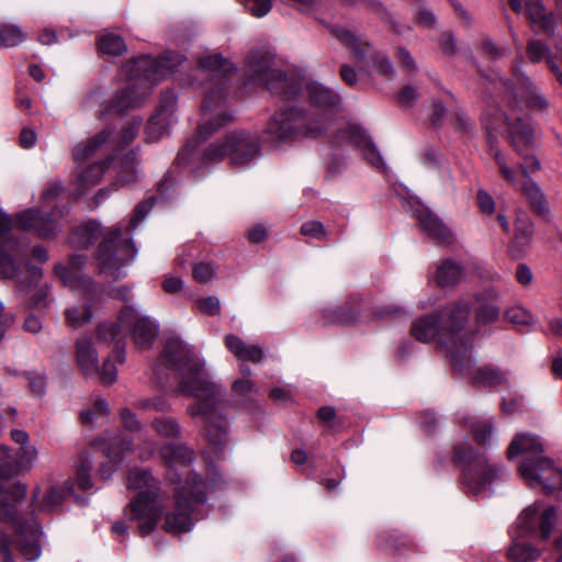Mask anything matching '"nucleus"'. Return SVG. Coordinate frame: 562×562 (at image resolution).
Returning a JSON list of instances; mask_svg holds the SVG:
<instances>
[{
	"label": "nucleus",
	"instance_id": "1",
	"mask_svg": "<svg viewBox=\"0 0 562 562\" xmlns=\"http://www.w3.org/2000/svg\"><path fill=\"white\" fill-rule=\"evenodd\" d=\"M160 360L177 372V392L194 398L187 408L188 414L203 423L209 442L215 450H221L226 442L228 426L223 389L211 380L204 361L176 336L167 338Z\"/></svg>",
	"mask_w": 562,
	"mask_h": 562
},
{
	"label": "nucleus",
	"instance_id": "2",
	"mask_svg": "<svg viewBox=\"0 0 562 562\" xmlns=\"http://www.w3.org/2000/svg\"><path fill=\"white\" fill-rule=\"evenodd\" d=\"M37 451L33 446H23L16 453L0 446V522L11 524L13 538L7 530L0 529V552L2 562H14L12 549L19 550L26 561H35L41 554V530L31 518H16V503L26 494V486L13 482L11 476L29 470L36 459Z\"/></svg>",
	"mask_w": 562,
	"mask_h": 562
},
{
	"label": "nucleus",
	"instance_id": "3",
	"mask_svg": "<svg viewBox=\"0 0 562 562\" xmlns=\"http://www.w3.org/2000/svg\"><path fill=\"white\" fill-rule=\"evenodd\" d=\"M485 79L495 91L505 94L507 102L506 110L493 121L487 122L486 128L490 132L496 131L499 121L506 124L509 140L521 157V161L518 164L519 169H513L522 180L530 179V176L540 169V161L529 153L533 146L535 131L524 113V108L540 112L548 109L549 102L530 78L521 71L520 61L513 67L512 81L502 77H486Z\"/></svg>",
	"mask_w": 562,
	"mask_h": 562
},
{
	"label": "nucleus",
	"instance_id": "4",
	"mask_svg": "<svg viewBox=\"0 0 562 562\" xmlns=\"http://www.w3.org/2000/svg\"><path fill=\"white\" fill-rule=\"evenodd\" d=\"M472 300L462 299L446 305L435 314L416 319L412 335L422 342L436 341L445 349L454 371L463 373L470 367L473 333L468 328Z\"/></svg>",
	"mask_w": 562,
	"mask_h": 562
},
{
	"label": "nucleus",
	"instance_id": "5",
	"mask_svg": "<svg viewBox=\"0 0 562 562\" xmlns=\"http://www.w3.org/2000/svg\"><path fill=\"white\" fill-rule=\"evenodd\" d=\"M272 63L273 54L269 49L252 50L245 60V75L249 81L266 87L282 99L295 98L305 89L311 104L319 110V113H313L315 120H319L326 126L330 115L340 104L339 95L322 83L310 81L297 74H283L274 69Z\"/></svg>",
	"mask_w": 562,
	"mask_h": 562
},
{
	"label": "nucleus",
	"instance_id": "6",
	"mask_svg": "<svg viewBox=\"0 0 562 562\" xmlns=\"http://www.w3.org/2000/svg\"><path fill=\"white\" fill-rule=\"evenodd\" d=\"M235 71V66L220 54L199 58V76L209 80L202 103V122L198 126L195 135L179 151L177 156L179 165H187L192 159L194 150L201 142L206 140L212 133L233 120V114L225 105V90L231 76Z\"/></svg>",
	"mask_w": 562,
	"mask_h": 562
},
{
	"label": "nucleus",
	"instance_id": "7",
	"mask_svg": "<svg viewBox=\"0 0 562 562\" xmlns=\"http://www.w3.org/2000/svg\"><path fill=\"white\" fill-rule=\"evenodd\" d=\"M184 60L179 53H167L156 59L146 55L127 61L122 74L128 82L112 98L106 112L121 114L140 106L153 87L175 72Z\"/></svg>",
	"mask_w": 562,
	"mask_h": 562
},
{
	"label": "nucleus",
	"instance_id": "8",
	"mask_svg": "<svg viewBox=\"0 0 562 562\" xmlns=\"http://www.w3.org/2000/svg\"><path fill=\"white\" fill-rule=\"evenodd\" d=\"M542 453L543 446L538 437L519 434L512 440L507 458L522 456L519 473L527 485L541 486L547 493L562 490V470Z\"/></svg>",
	"mask_w": 562,
	"mask_h": 562
},
{
	"label": "nucleus",
	"instance_id": "9",
	"mask_svg": "<svg viewBox=\"0 0 562 562\" xmlns=\"http://www.w3.org/2000/svg\"><path fill=\"white\" fill-rule=\"evenodd\" d=\"M126 485L130 490L138 491V494L125 509L124 517L137 522L139 533L146 536L155 529L162 515V507L157 499V481L148 470L134 469L127 475Z\"/></svg>",
	"mask_w": 562,
	"mask_h": 562
},
{
	"label": "nucleus",
	"instance_id": "10",
	"mask_svg": "<svg viewBox=\"0 0 562 562\" xmlns=\"http://www.w3.org/2000/svg\"><path fill=\"white\" fill-rule=\"evenodd\" d=\"M325 132V125L299 105H286L276 111L265 130V137L272 144L316 137Z\"/></svg>",
	"mask_w": 562,
	"mask_h": 562
},
{
	"label": "nucleus",
	"instance_id": "11",
	"mask_svg": "<svg viewBox=\"0 0 562 562\" xmlns=\"http://www.w3.org/2000/svg\"><path fill=\"white\" fill-rule=\"evenodd\" d=\"M126 330L138 348H149L157 337V326L147 316H142L133 306L124 307L116 323L102 324L99 326L97 336L100 341H115V349L119 353L120 361H123L121 353L123 352L122 338L125 337Z\"/></svg>",
	"mask_w": 562,
	"mask_h": 562
},
{
	"label": "nucleus",
	"instance_id": "12",
	"mask_svg": "<svg viewBox=\"0 0 562 562\" xmlns=\"http://www.w3.org/2000/svg\"><path fill=\"white\" fill-rule=\"evenodd\" d=\"M454 461L464 465L462 482L475 495L505 474L503 465L493 462L485 453L474 451L467 442L456 446Z\"/></svg>",
	"mask_w": 562,
	"mask_h": 562
},
{
	"label": "nucleus",
	"instance_id": "13",
	"mask_svg": "<svg viewBox=\"0 0 562 562\" xmlns=\"http://www.w3.org/2000/svg\"><path fill=\"white\" fill-rule=\"evenodd\" d=\"M176 508L167 515L165 530L184 532L192 527L191 514L206 502V484L196 473H188L186 484L175 491Z\"/></svg>",
	"mask_w": 562,
	"mask_h": 562
},
{
	"label": "nucleus",
	"instance_id": "14",
	"mask_svg": "<svg viewBox=\"0 0 562 562\" xmlns=\"http://www.w3.org/2000/svg\"><path fill=\"white\" fill-rule=\"evenodd\" d=\"M135 255L133 241L123 238L122 229L110 228L98 250L100 274L112 281L125 277L124 267L134 259Z\"/></svg>",
	"mask_w": 562,
	"mask_h": 562
},
{
	"label": "nucleus",
	"instance_id": "15",
	"mask_svg": "<svg viewBox=\"0 0 562 562\" xmlns=\"http://www.w3.org/2000/svg\"><path fill=\"white\" fill-rule=\"evenodd\" d=\"M259 154V144L249 132L238 131L207 145L203 151L205 162H218L228 157L231 164L241 168L248 166Z\"/></svg>",
	"mask_w": 562,
	"mask_h": 562
},
{
	"label": "nucleus",
	"instance_id": "16",
	"mask_svg": "<svg viewBox=\"0 0 562 562\" xmlns=\"http://www.w3.org/2000/svg\"><path fill=\"white\" fill-rule=\"evenodd\" d=\"M59 226L50 216L41 214L36 209H29L16 215L15 222L7 214L0 212V241H26L25 232H35L41 237L55 235Z\"/></svg>",
	"mask_w": 562,
	"mask_h": 562
},
{
	"label": "nucleus",
	"instance_id": "17",
	"mask_svg": "<svg viewBox=\"0 0 562 562\" xmlns=\"http://www.w3.org/2000/svg\"><path fill=\"white\" fill-rule=\"evenodd\" d=\"M329 31L333 36L350 50L352 58L361 65L362 70H366L364 66L372 61V66L379 75L386 79L394 77L395 71L390 59L384 54L376 53L362 36L339 25H331Z\"/></svg>",
	"mask_w": 562,
	"mask_h": 562
},
{
	"label": "nucleus",
	"instance_id": "18",
	"mask_svg": "<svg viewBox=\"0 0 562 562\" xmlns=\"http://www.w3.org/2000/svg\"><path fill=\"white\" fill-rule=\"evenodd\" d=\"M143 121L134 117L116 135L114 128L106 126L100 133L78 145L79 157H94L108 151H121L123 146L131 144L139 133Z\"/></svg>",
	"mask_w": 562,
	"mask_h": 562
},
{
	"label": "nucleus",
	"instance_id": "19",
	"mask_svg": "<svg viewBox=\"0 0 562 562\" xmlns=\"http://www.w3.org/2000/svg\"><path fill=\"white\" fill-rule=\"evenodd\" d=\"M492 156L503 178L514 188L519 189L529 200L531 209L546 221L551 217L549 204L544 193L531 179L521 180L518 173L509 166L507 158L497 148H491Z\"/></svg>",
	"mask_w": 562,
	"mask_h": 562
},
{
	"label": "nucleus",
	"instance_id": "20",
	"mask_svg": "<svg viewBox=\"0 0 562 562\" xmlns=\"http://www.w3.org/2000/svg\"><path fill=\"white\" fill-rule=\"evenodd\" d=\"M557 521V510L553 506L541 508V504L535 503L525 508L509 533L512 538H524L537 535L548 539Z\"/></svg>",
	"mask_w": 562,
	"mask_h": 562
},
{
	"label": "nucleus",
	"instance_id": "21",
	"mask_svg": "<svg viewBox=\"0 0 562 562\" xmlns=\"http://www.w3.org/2000/svg\"><path fill=\"white\" fill-rule=\"evenodd\" d=\"M76 359L78 367L86 376L99 375L101 382L105 385H111L115 382L117 374L115 364L110 359H106L102 368L99 369L98 355L90 337L82 336L77 339Z\"/></svg>",
	"mask_w": 562,
	"mask_h": 562
},
{
	"label": "nucleus",
	"instance_id": "22",
	"mask_svg": "<svg viewBox=\"0 0 562 562\" xmlns=\"http://www.w3.org/2000/svg\"><path fill=\"white\" fill-rule=\"evenodd\" d=\"M120 153L121 151H108L101 155L104 157L111 154L114 155V160L109 165V172H113L114 181L112 186L115 187V189L132 186L138 182L143 176L137 159V151L131 149L122 155Z\"/></svg>",
	"mask_w": 562,
	"mask_h": 562
},
{
	"label": "nucleus",
	"instance_id": "23",
	"mask_svg": "<svg viewBox=\"0 0 562 562\" xmlns=\"http://www.w3.org/2000/svg\"><path fill=\"white\" fill-rule=\"evenodd\" d=\"M176 105L177 97L172 91H166L161 94L159 106L156 113L148 120L146 126L147 143H157L168 132L173 121Z\"/></svg>",
	"mask_w": 562,
	"mask_h": 562
},
{
	"label": "nucleus",
	"instance_id": "24",
	"mask_svg": "<svg viewBox=\"0 0 562 562\" xmlns=\"http://www.w3.org/2000/svg\"><path fill=\"white\" fill-rule=\"evenodd\" d=\"M77 159L80 161L77 167L76 173V189L78 194H82L90 188L98 184L103 176L109 172V165L114 160V155H108L101 160L91 162H85L83 160L90 159L91 157L83 158L79 157L78 148L76 149ZM94 156L93 158H95Z\"/></svg>",
	"mask_w": 562,
	"mask_h": 562
},
{
	"label": "nucleus",
	"instance_id": "25",
	"mask_svg": "<svg viewBox=\"0 0 562 562\" xmlns=\"http://www.w3.org/2000/svg\"><path fill=\"white\" fill-rule=\"evenodd\" d=\"M159 456L167 467V477L171 482H180L182 470L193 460V451L189 447L170 442L159 448Z\"/></svg>",
	"mask_w": 562,
	"mask_h": 562
},
{
	"label": "nucleus",
	"instance_id": "26",
	"mask_svg": "<svg viewBox=\"0 0 562 562\" xmlns=\"http://www.w3.org/2000/svg\"><path fill=\"white\" fill-rule=\"evenodd\" d=\"M342 137L357 147L370 165L378 169L384 168L382 156L363 128L349 126L342 132Z\"/></svg>",
	"mask_w": 562,
	"mask_h": 562
},
{
	"label": "nucleus",
	"instance_id": "27",
	"mask_svg": "<svg viewBox=\"0 0 562 562\" xmlns=\"http://www.w3.org/2000/svg\"><path fill=\"white\" fill-rule=\"evenodd\" d=\"M101 446L112 463L111 465L106 463L101 467L100 473L102 477L106 479L115 471L117 464L122 461L123 454L132 450L133 440L121 435L109 436L102 439Z\"/></svg>",
	"mask_w": 562,
	"mask_h": 562
},
{
	"label": "nucleus",
	"instance_id": "28",
	"mask_svg": "<svg viewBox=\"0 0 562 562\" xmlns=\"http://www.w3.org/2000/svg\"><path fill=\"white\" fill-rule=\"evenodd\" d=\"M27 241H0V279H13L20 269V259L26 254Z\"/></svg>",
	"mask_w": 562,
	"mask_h": 562
},
{
	"label": "nucleus",
	"instance_id": "29",
	"mask_svg": "<svg viewBox=\"0 0 562 562\" xmlns=\"http://www.w3.org/2000/svg\"><path fill=\"white\" fill-rule=\"evenodd\" d=\"M414 216L417 218L423 231L434 239L440 243H450L453 239L449 227L429 209L418 205Z\"/></svg>",
	"mask_w": 562,
	"mask_h": 562
},
{
	"label": "nucleus",
	"instance_id": "30",
	"mask_svg": "<svg viewBox=\"0 0 562 562\" xmlns=\"http://www.w3.org/2000/svg\"><path fill=\"white\" fill-rule=\"evenodd\" d=\"M240 378L236 379L232 384V395L240 405H248L257 401L259 389L251 380V369L241 363L239 366Z\"/></svg>",
	"mask_w": 562,
	"mask_h": 562
},
{
	"label": "nucleus",
	"instance_id": "31",
	"mask_svg": "<svg viewBox=\"0 0 562 562\" xmlns=\"http://www.w3.org/2000/svg\"><path fill=\"white\" fill-rule=\"evenodd\" d=\"M474 301L477 304L475 319L479 325H486L496 322L501 314L497 304L498 293L492 289L485 290L475 295Z\"/></svg>",
	"mask_w": 562,
	"mask_h": 562
},
{
	"label": "nucleus",
	"instance_id": "32",
	"mask_svg": "<svg viewBox=\"0 0 562 562\" xmlns=\"http://www.w3.org/2000/svg\"><path fill=\"white\" fill-rule=\"evenodd\" d=\"M224 342L226 348L241 362L260 363L265 358L261 346L247 344L236 335H226Z\"/></svg>",
	"mask_w": 562,
	"mask_h": 562
},
{
	"label": "nucleus",
	"instance_id": "33",
	"mask_svg": "<svg viewBox=\"0 0 562 562\" xmlns=\"http://www.w3.org/2000/svg\"><path fill=\"white\" fill-rule=\"evenodd\" d=\"M471 363L472 361L470 362V364ZM457 372L461 375H471L473 383L476 385L496 386L505 384L507 382L506 374L498 368L492 366L480 368L473 373L471 371V366L463 373H461L460 371Z\"/></svg>",
	"mask_w": 562,
	"mask_h": 562
},
{
	"label": "nucleus",
	"instance_id": "34",
	"mask_svg": "<svg viewBox=\"0 0 562 562\" xmlns=\"http://www.w3.org/2000/svg\"><path fill=\"white\" fill-rule=\"evenodd\" d=\"M150 428L162 439H178L181 426L177 418L167 415L156 416L150 420Z\"/></svg>",
	"mask_w": 562,
	"mask_h": 562
},
{
	"label": "nucleus",
	"instance_id": "35",
	"mask_svg": "<svg viewBox=\"0 0 562 562\" xmlns=\"http://www.w3.org/2000/svg\"><path fill=\"white\" fill-rule=\"evenodd\" d=\"M526 15L531 26H538L546 33L553 31L552 16L546 13L544 7L538 0L527 2Z\"/></svg>",
	"mask_w": 562,
	"mask_h": 562
},
{
	"label": "nucleus",
	"instance_id": "36",
	"mask_svg": "<svg viewBox=\"0 0 562 562\" xmlns=\"http://www.w3.org/2000/svg\"><path fill=\"white\" fill-rule=\"evenodd\" d=\"M98 224L93 221L85 222L72 229V248L86 249L98 239Z\"/></svg>",
	"mask_w": 562,
	"mask_h": 562
},
{
	"label": "nucleus",
	"instance_id": "37",
	"mask_svg": "<svg viewBox=\"0 0 562 562\" xmlns=\"http://www.w3.org/2000/svg\"><path fill=\"white\" fill-rule=\"evenodd\" d=\"M520 538H512L507 555L513 562H532L539 559L541 550L527 542H519Z\"/></svg>",
	"mask_w": 562,
	"mask_h": 562
},
{
	"label": "nucleus",
	"instance_id": "38",
	"mask_svg": "<svg viewBox=\"0 0 562 562\" xmlns=\"http://www.w3.org/2000/svg\"><path fill=\"white\" fill-rule=\"evenodd\" d=\"M463 277L460 265L453 260H445L437 269L436 281L439 286H449L458 283Z\"/></svg>",
	"mask_w": 562,
	"mask_h": 562
},
{
	"label": "nucleus",
	"instance_id": "39",
	"mask_svg": "<svg viewBox=\"0 0 562 562\" xmlns=\"http://www.w3.org/2000/svg\"><path fill=\"white\" fill-rule=\"evenodd\" d=\"M99 50L103 55L120 56L126 50L124 40L113 33H104L98 42Z\"/></svg>",
	"mask_w": 562,
	"mask_h": 562
},
{
	"label": "nucleus",
	"instance_id": "40",
	"mask_svg": "<svg viewBox=\"0 0 562 562\" xmlns=\"http://www.w3.org/2000/svg\"><path fill=\"white\" fill-rule=\"evenodd\" d=\"M469 424L474 440L480 446H485L492 436L493 423L491 419H476L470 417L464 420Z\"/></svg>",
	"mask_w": 562,
	"mask_h": 562
},
{
	"label": "nucleus",
	"instance_id": "41",
	"mask_svg": "<svg viewBox=\"0 0 562 562\" xmlns=\"http://www.w3.org/2000/svg\"><path fill=\"white\" fill-rule=\"evenodd\" d=\"M323 322L325 325L351 324L356 319V314L349 307H340L338 310L326 308L322 311Z\"/></svg>",
	"mask_w": 562,
	"mask_h": 562
},
{
	"label": "nucleus",
	"instance_id": "42",
	"mask_svg": "<svg viewBox=\"0 0 562 562\" xmlns=\"http://www.w3.org/2000/svg\"><path fill=\"white\" fill-rule=\"evenodd\" d=\"M24 41L22 29L15 24H0V45L13 47Z\"/></svg>",
	"mask_w": 562,
	"mask_h": 562
},
{
	"label": "nucleus",
	"instance_id": "43",
	"mask_svg": "<svg viewBox=\"0 0 562 562\" xmlns=\"http://www.w3.org/2000/svg\"><path fill=\"white\" fill-rule=\"evenodd\" d=\"M134 407L139 411H155L159 413H167L171 409V404L164 396H154L136 400L133 403Z\"/></svg>",
	"mask_w": 562,
	"mask_h": 562
},
{
	"label": "nucleus",
	"instance_id": "44",
	"mask_svg": "<svg viewBox=\"0 0 562 562\" xmlns=\"http://www.w3.org/2000/svg\"><path fill=\"white\" fill-rule=\"evenodd\" d=\"M72 293L80 294L85 300L94 294V284L91 278L72 270Z\"/></svg>",
	"mask_w": 562,
	"mask_h": 562
},
{
	"label": "nucleus",
	"instance_id": "45",
	"mask_svg": "<svg viewBox=\"0 0 562 562\" xmlns=\"http://www.w3.org/2000/svg\"><path fill=\"white\" fill-rule=\"evenodd\" d=\"M92 469L91 459L87 453L79 457V464L77 467V485L82 490L92 487L90 472Z\"/></svg>",
	"mask_w": 562,
	"mask_h": 562
},
{
	"label": "nucleus",
	"instance_id": "46",
	"mask_svg": "<svg viewBox=\"0 0 562 562\" xmlns=\"http://www.w3.org/2000/svg\"><path fill=\"white\" fill-rule=\"evenodd\" d=\"M533 235V224L525 213H518L515 222V238L528 243Z\"/></svg>",
	"mask_w": 562,
	"mask_h": 562
},
{
	"label": "nucleus",
	"instance_id": "47",
	"mask_svg": "<svg viewBox=\"0 0 562 562\" xmlns=\"http://www.w3.org/2000/svg\"><path fill=\"white\" fill-rule=\"evenodd\" d=\"M109 413V404L105 400H97L91 407L80 413V420L85 425L92 424L95 418Z\"/></svg>",
	"mask_w": 562,
	"mask_h": 562
},
{
	"label": "nucleus",
	"instance_id": "48",
	"mask_svg": "<svg viewBox=\"0 0 562 562\" xmlns=\"http://www.w3.org/2000/svg\"><path fill=\"white\" fill-rule=\"evenodd\" d=\"M505 318L514 325H531L535 322L533 315L522 306H513L505 311Z\"/></svg>",
	"mask_w": 562,
	"mask_h": 562
},
{
	"label": "nucleus",
	"instance_id": "49",
	"mask_svg": "<svg viewBox=\"0 0 562 562\" xmlns=\"http://www.w3.org/2000/svg\"><path fill=\"white\" fill-rule=\"evenodd\" d=\"M252 16L263 18L272 9V0H237Z\"/></svg>",
	"mask_w": 562,
	"mask_h": 562
},
{
	"label": "nucleus",
	"instance_id": "50",
	"mask_svg": "<svg viewBox=\"0 0 562 562\" xmlns=\"http://www.w3.org/2000/svg\"><path fill=\"white\" fill-rule=\"evenodd\" d=\"M25 270V273L27 274L25 278L21 277L20 269L16 272V277L14 278L15 283L21 288H29L33 284H36L41 277H42V270L33 265H25L23 267Z\"/></svg>",
	"mask_w": 562,
	"mask_h": 562
},
{
	"label": "nucleus",
	"instance_id": "51",
	"mask_svg": "<svg viewBox=\"0 0 562 562\" xmlns=\"http://www.w3.org/2000/svg\"><path fill=\"white\" fill-rule=\"evenodd\" d=\"M154 205V199H148L142 203H139L133 213V216L131 217L130 224H128V232L135 229L140 222L145 220L147 214L150 212Z\"/></svg>",
	"mask_w": 562,
	"mask_h": 562
},
{
	"label": "nucleus",
	"instance_id": "52",
	"mask_svg": "<svg viewBox=\"0 0 562 562\" xmlns=\"http://www.w3.org/2000/svg\"><path fill=\"white\" fill-rule=\"evenodd\" d=\"M301 233L305 236L323 240L327 236L324 225L318 221H308L301 226Z\"/></svg>",
	"mask_w": 562,
	"mask_h": 562
},
{
	"label": "nucleus",
	"instance_id": "53",
	"mask_svg": "<svg viewBox=\"0 0 562 562\" xmlns=\"http://www.w3.org/2000/svg\"><path fill=\"white\" fill-rule=\"evenodd\" d=\"M120 419L123 427L128 431L137 432L140 431L143 427L136 414L127 407H124L120 411Z\"/></svg>",
	"mask_w": 562,
	"mask_h": 562
},
{
	"label": "nucleus",
	"instance_id": "54",
	"mask_svg": "<svg viewBox=\"0 0 562 562\" xmlns=\"http://www.w3.org/2000/svg\"><path fill=\"white\" fill-rule=\"evenodd\" d=\"M215 276V269L210 262H200L193 268V277L198 282L206 283Z\"/></svg>",
	"mask_w": 562,
	"mask_h": 562
},
{
	"label": "nucleus",
	"instance_id": "55",
	"mask_svg": "<svg viewBox=\"0 0 562 562\" xmlns=\"http://www.w3.org/2000/svg\"><path fill=\"white\" fill-rule=\"evenodd\" d=\"M196 304L203 313L209 315H216L221 310V302L215 296L199 299Z\"/></svg>",
	"mask_w": 562,
	"mask_h": 562
},
{
	"label": "nucleus",
	"instance_id": "56",
	"mask_svg": "<svg viewBox=\"0 0 562 562\" xmlns=\"http://www.w3.org/2000/svg\"><path fill=\"white\" fill-rule=\"evenodd\" d=\"M24 378L29 381L31 392L36 396H42L45 392L46 382L44 376L40 374L24 373Z\"/></svg>",
	"mask_w": 562,
	"mask_h": 562
},
{
	"label": "nucleus",
	"instance_id": "57",
	"mask_svg": "<svg viewBox=\"0 0 562 562\" xmlns=\"http://www.w3.org/2000/svg\"><path fill=\"white\" fill-rule=\"evenodd\" d=\"M481 47L484 54L491 59H498L505 56V50L498 47L491 38L486 37L482 41Z\"/></svg>",
	"mask_w": 562,
	"mask_h": 562
},
{
	"label": "nucleus",
	"instance_id": "58",
	"mask_svg": "<svg viewBox=\"0 0 562 562\" xmlns=\"http://www.w3.org/2000/svg\"><path fill=\"white\" fill-rule=\"evenodd\" d=\"M477 204L480 210L486 214H492L494 212V200L487 192L483 190L479 191L477 193Z\"/></svg>",
	"mask_w": 562,
	"mask_h": 562
},
{
	"label": "nucleus",
	"instance_id": "59",
	"mask_svg": "<svg viewBox=\"0 0 562 562\" xmlns=\"http://www.w3.org/2000/svg\"><path fill=\"white\" fill-rule=\"evenodd\" d=\"M63 496L60 492L50 490L44 497L42 510H53L61 503Z\"/></svg>",
	"mask_w": 562,
	"mask_h": 562
},
{
	"label": "nucleus",
	"instance_id": "60",
	"mask_svg": "<svg viewBox=\"0 0 562 562\" xmlns=\"http://www.w3.org/2000/svg\"><path fill=\"white\" fill-rule=\"evenodd\" d=\"M36 139H37V135L34 130L25 127L21 131V134L19 137L21 147L26 148V149L31 148L35 145Z\"/></svg>",
	"mask_w": 562,
	"mask_h": 562
},
{
	"label": "nucleus",
	"instance_id": "61",
	"mask_svg": "<svg viewBox=\"0 0 562 562\" xmlns=\"http://www.w3.org/2000/svg\"><path fill=\"white\" fill-rule=\"evenodd\" d=\"M398 59L403 67H405L409 71H415L417 69V65L415 63V59L409 54V52L405 48H398L397 52Z\"/></svg>",
	"mask_w": 562,
	"mask_h": 562
},
{
	"label": "nucleus",
	"instance_id": "62",
	"mask_svg": "<svg viewBox=\"0 0 562 562\" xmlns=\"http://www.w3.org/2000/svg\"><path fill=\"white\" fill-rule=\"evenodd\" d=\"M418 94L413 87H405L398 93V101L403 105H411L416 99Z\"/></svg>",
	"mask_w": 562,
	"mask_h": 562
},
{
	"label": "nucleus",
	"instance_id": "63",
	"mask_svg": "<svg viewBox=\"0 0 562 562\" xmlns=\"http://www.w3.org/2000/svg\"><path fill=\"white\" fill-rule=\"evenodd\" d=\"M183 286V282L180 278L176 277H167L165 281L162 282V289L167 293H177L179 292Z\"/></svg>",
	"mask_w": 562,
	"mask_h": 562
},
{
	"label": "nucleus",
	"instance_id": "64",
	"mask_svg": "<svg viewBox=\"0 0 562 562\" xmlns=\"http://www.w3.org/2000/svg\"><path fill=\"white\" fill-rule=\"evenodd\" d=\"M516 278L522 285H527L532 281V272L526 265H519L516 270Z\"/></svg>",
	"mask_w": 562,
	"mask_h": 562
}]
</instances>
